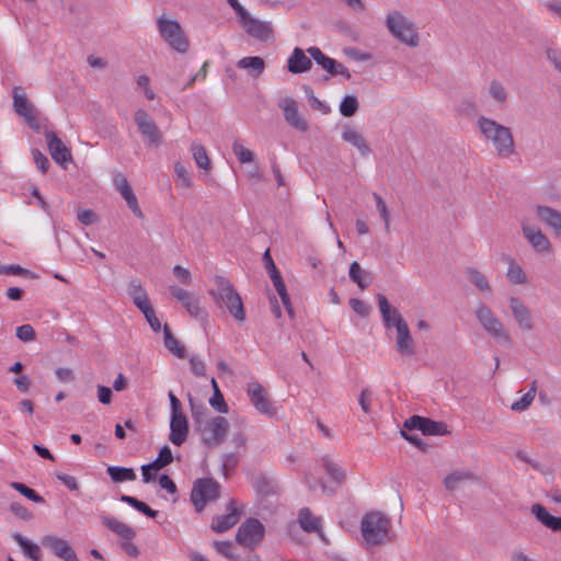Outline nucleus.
I'll return each mask as SVG.
<instances>
[{"label": "nucleus", "mask_w": 561, "mask_h": 561, "mask_svg": "<svg viewBox=\"0 0 561 561\" xmlns=\"http://www.w3.org/2000/svg\"><path fill=\"white\" fill-rule=\"evenodd\" d=\"M194 430L201 442L208 448L220 446L228 435L229 421L221 415H214L206 407L191 403Z\"/></svg>", "instance_id": "nucleus-1"}, {"label": "nucleus", "mask_w": 561, "mask_h": 561, "mask_svg": "<svg viewBox=\"0 0 561 561\" xmlns=\"http://www.w3.org/2000/svg\"><path fill=\"white\" fill-rule=\"evenodd\" d=\"M477 124L484 140L492 145L497 156L508 158L515 152L513 134L508 127L485 116H480Z\"/></svg>", "instance_id": "nucleus-2"}, {"label": "nucleus", "mask_w": 561, "mask_h": 561, "mask_svg": "<svg viewBox=\"0 0 561 561\" xmlns=\"http://www.w3.org/2000/svg\"><path fill=\"white\" fill-rule=\"evenodd\" d=\"M386 27L393 38L409 47L420 45V33L414 22L398 10L387 13Z\"/></svg>", "instance_id": "nucleus-3"}, {"label": "nucleus", "mask_w": 561, "mask_h": 561, "mask_svg": "<svg viewBox=\"0 0 561 561\" xmlns=\"http://www.w3.org/2000/svg\"><path fill=\"white\" fill-rule=\"evenodd\" d=\"M216 289L211 296L218 306H225L234 320L242 322L245 320L243 302L233 285L222 276L215 277Z\"/></svg>", "instance_id": "nucleus-4"}, {"label": "nucleus", "mask_w": 561, "mask_h": 561, "mask_svg": "<svg viewBox=\"0 0 561 561\" xmlns=\"http://www.w3.org/2000/svg\"><path fill=\"white\" fill-rule=\"evenodd\" d=\"M389 527V519L378 512L366 514L360 523L362 536L369 545L385 542L388 538Z\"/></svg>", "instance_id": "nucleus-5"}, {"label": "nucleus", "mask_w": 561, "mask_h": 561, "mask_svg": "<svg viewBox=\"0 0 561 561\" xmlns=\"http://www.w3.org/2000/svg\"><path fill=\"white\" fill-rule=\"evenodd\" d=\"M474 314L480 325L491 337L505 343L510 342V335L504 324L490 307L480 302L476 308Z\"/></svg>", "instance_id": "nucleus-6"}, {"label": "nucleus", "mask_w": 561, "mask_h": 561, "mask_svg": "<svg viewBox=\"0 0 561 561\" xmlns=\"http://www.w3.org/2000/svg\"><path fill=\"white\" fill-rule=\"evenodd\" d=\"M157 26L161 37L174 50L185 53L188 49V41L176 20L160 16Z\"/></svg>", "instance_id": "nucleus-7"}, {"label": "nucleus", "mask_w": 561, "mask_h": 561, "mask_svg": "<svg viewBox=\"0 0 561 561\" xmlns=\"http://www.w3.org/2000/svg\"><path fill=\"white\" fill-rule=\"evenodd\" d=\"M220 493V484L214 479H198L193 486L191 500L196 508L201 512L207 502L215 501Z\"/></svg>", "instance_id": "nucleus-8"}, {"label": "nucleus", "mask_w": 561, "mask_h": 561, "mask_svg": "<svg viewBox=\"0 0 561 561\" xmlns=\"http://www.w3.org/2000/svg\"><path fill=\"white\" fill-rule=\"evenodd\" d=\"M243 31L252 38L268 42L274 39L273 25L270 21H263L249 11L238 20Z\"/></svg>", "instance_id": "nucleus-9"}, {"label": "nucleus", "mask_w": 561, "mask_h": 561, "mask_svg": "<svg viewBox=\"0 0 561 561\" xmlns=\"http://www.w3.org/2000/svg\"><path fill=\"white\" fill-rule=\"evenodd\" d=\"M265 527L256 518H249L238 529L236 540L250 549L256 547L264 538Z\"/></svg>", "instance_id": "nucleus-10"}, {"label": "nucleus", "mask_w": 561, "mask_h": 561, "mask_svg": "<svg viewBox=\"0 0 561 561\" xmlns=\"http://www.w3.org/2000/svg\"><path fill=\"white\" fill-rule=\"evenodd\" d=\"M520 227L524 238L536 253L550 254L552 252V244L540 228L525 220L520 222Z\"/></svg>", "instance_id": "nucleus-11"}, {"label": "nucleus", "mask_w": 561, "mask_h": 561, "mask_svg": "<svg viewBox=\"0 0 561 561\" xmlns=\"http://www.w3.org/2000/svg\"><path fill=\"white\" fill-rule=\"evenodd\" d=\"M247 394L257 412L267 416H274L276 409L268 399L266 390L257 381H251L247 385Z\"/></svg>", "instance_id": "nucleus-12"}, {"label": "nucleus", "mask_w": 561, "mask_h": 561, "mask_svg": "<svg viewBox=\"0 0 561 561\" xmlns=\"http://www.w3.org/2000/svg\"><path fill=\"white\" fill-rule=\"evenodd\" d=\"M135 123L140 134L150 145L159 147L162 144V133L147 112L141 108L137 110L135 112Z\"/></svg>", "instance_id": "nucleus-13"}, {"label": "nucleus", "mask_w": 561, "mask_h": 561, "mask_svg": "<svg viewBox=\"0 0 561 561\" xmlns=\"http://www.w3.org/2000/svg\"><path fill=\"white\" fill-rule=\"evenodd\" d=\"M278 106L283 112L286 123L299 131H307L309 128L307 119L300 114L298 103L291 96L279 100Z\"/></svg>", "instance_id": "nucleus-14"}, {"label": "nucleus", "mask_w": 561, "mask_h": 561, "mask_svg": "<svg viewBox=\"0 0 561 561\" xmlns=\"http://www.w3.org/2000/svg\"><path fill=\"white\" fill-rule=\"evenodd\" d=\"M43 547L48 549L54 556L64 561H80L69 541L56 535H46L41 539Z\"/></svg>", "instance_id": "nucleus-15"}, {"label": "nucleus", "mask_w": 561, "mask_h": 561, "mask_svg": "<svg viewBox=\"0 0 561 561\" xmlns=\"http://www.w3.org/2000/svg\"><path fill=\"white\" fill-rule=\"evenodd\" d=\"M407 430H419L423 435H445L447 426L443 422H436L427 417L414 415L404 422Z\"/></svg>", "instance_id": "nucleus-16"}, {"label": "nucleus", "mask_w": 561, "mask_h": 561, "mask_svg": "<svg viewBox=\"0 0 561 561\" xmlns=\"http://www.w3.org/2000/svg\"><path fill=\"white\" fill-rule=\"evenodd\" d=\"M511 312L523 331H533L535 322L530 309L518 298L512 296L508 298Z\"/></svg>", "instance_id": "nucleus-17"}, {"label": "nucleus", "mask_w": 561, "mask_h": 561, "mask_svg": "<svg viewBox=\"0 0 561 561\" xmlns=\"http://www.w3.org/2000/svg\"><path fill=\"white\" fill-rule=\"evenodd\" d=\"M113 183L115 188L119 192L121 196L125 199L133 214L138 218H144V214L139 207L137 196L134 193L127 178L122 173H117L113 179Z\"/></svg>", "instance_id": "nucleus-18"}, {"label": "nucleus", "mask_w": 561, "mask_h": 561, "mask_svg": "<svg viewBox=\"0 0 561 561\" xmlns=\"http://www.w3.org/2000/svg\"><path fill=\"white\" fill-rule=\"evenodd\" d=\"M377 300L383 325L387 329L394 328L398 330L400 328L399 324H408L399 310L389 304L385 295L379 294Z\"/></svg>", "instance_id": "nucleus-19"}, {"label": "nucleus", "mask_w": 561, "mask_h": 561, "mask_svg": "<svg viewBox=\"0 0 561 561\" xmlns=\"http://www.w3.org/2000/svg\"><path fill=\"white\" fill-rule=\"evenodd\" d=\"M535 215L537 219L553 230L557 237H561V211L545 205H536Z\"/></svg>", "instance_id": "nucleus-20"}, {"label": "nucleus", "mask_w": 561, "mask_h": 561, "mask_svg": "<svg viewBox=\"0 0 561 561\" xmlns=\"http://www.w3.org/2000/svg\"><path fill=\"white\" fill-rule=\"evenodd\" d=\"M169 290L170 294L183 305V307L192 317L201 316L203 309L201 307L199 298L196 295L179 286H170Z\"/></svg>", "instance_id": "nucleus-21"}, {"label": "nucleus", "mask_w": 561, "mask_h": 561, "mask_svg": "<svg viewBox=\"0 0 561 561\" xmlns=\"http://www.w3.org/2000/svg\"><path fill=\"white\" fill-rule=\"evenodd\" d=\"M297 523L300 528L306 533H316L319 538L327 542L325 536L322 531V522L321 518L314 515L310 508L302 507L299 510L297 515Z\"/></svg>", "instance_id": "nucleus-22"}, {"label": "nucleus", "mask_w": 561, "mask_h": 561, "mask_svg": "<svg viewBox=\"0 0 561 561\" xmlns=\"http://www.w3.org/2000/svg\"><path fill=\"white\" fill-rule=\"evenodd\" d=\"M188 423L184 413L171 414L170 417V442L175 446H181L187 438Z\"/></svg>", "instance_id": "nucleus-23"}, {"label": "nucleus", "mask_w": 561, "mask_h": 561, "mask_svg": "<svg viewBox=\"0 0 561 561\" xmlns=\"http://www.w3.org/2000/svg\"><path fill=\"white\" fill-rule=\"evenodd\" d=\"M399 329L396 330V350L402 357H412L415 355L414 340L411 335V331L408 324H399Z\"/></svg>", "instance_id": "nucleus-24"}, {"label": "nucleus", "mask_w": 561, "mask_h": 561, "mask_svg": "<svg viewBox=\"0 0 561 561\" xmlns=\"http://www.w3.org/2000/svg\"><path fill=\"white\" fill-rule=\"evenodd\" d=\"M51 158L56 163L65 164L71 161V153L64 142L53 131L45 135Z\"/></svg>", "instance_id": "nucleus-25"}, {"label": "nucleus", "mask_w": 561, "mask_h": 561, "mask_svg": "<svg viewBox=\"0 0 561 561\" xmlns=\"http://www.w3.org/2000/svg\"><path fill=\"white\" fill-rule=\"evenodd\" d=\"M228 510L229 512L227 514L213 519L211 529L215 533H225L238 523L241 513L238 510L234 501H230Z\"/></svg>", "instance_id": "nucleus-26"}, {"label": "nucleus", "mask_w": 561, "mask_h": 561, "mask_svg": "<svg viewBox=\"0 0 561 561\" xmlns=\"http://www.w3.org/2000/svg\"><path fill=\"white\" fill-rule=\"evenodd\" d=\"M530 512L548 529L554 533L561 531V517L551 515L543 505L539 503L533 504Z\"/></svg>", "instance_id": "nucleus-27"}, {"label": "nucleus", "mask_w": 561, "mask_h": 561, "mask_svg": "<svg viewBox=\"0 0 561 561\" xmlns=\"http://www.w3.org/2000/svg\"><path fill=\"white\" fill-rule=\"evenodd\" d=\"M20 88L13 90V106L18 115L23 117L28 124L35 121L33 105L28 102L25 94L20 93Z\"/></svg>", "instance_id": "nucleus-28"}, {"label": "nucleus", "mask_w": 561, "mask_h": 561, "mask_svg": "<svg viewBox=\"0 0 561 561\" xmlns=\"http://www.w3.org/2000/svg\"><path fill=\"white\" fill-rule=\"evenodd\" d=\"M312 61L306 56L305 51L296 47L287 60L288 71L291 73H302L311 69Z\"/></svg>", "instance_id": "nucleus-29"}, {"label": "nucleus", "mask_w": 561, "mask_h": 561, "mask_svg": "<svg viewBox=\"0 0 561 561\" xmlns=\"http://www.w3.org/2000/svg\"><path fill=\"white\" fill-rule=\"evenodd\" d=\"M341 137L345 142L355 147L362 156L365 157L370 153V149L364 136L355 128L345 126L342 130Z\"/></svg>", "instance_id": "nucleus-30"}, {"label": "nucleus", "mask_w": 561, "mask_h": 561, "mask_svg": "<svg viewBox=\"0 0 561 561\" xmlns=\"http://www.w3.org/2000/svg\"><path fill=\"white\" fill-rule=\"evenodd\" d=\"M101 522L107 529L125 540H131L136 536V531L129 525L115 517L104 515L101 517Z\"/></svg>", "instance_id": "nucleus-31"}, {"label": "nucleus", "mask_w": 561, "mask_h": 561, "mask_svg": "<svg viewBox=\"0 0 561 561\" xmlns=\"http://www.w3.org/2000/svg\"><path fill=\"white\" fill-rule=\"evenodd\" d=\"M471 480H476V476L470 470H455L446 476L443 483L448 491H455L462 483Z\"/></svg>", "instance_id": "nucleus-32"}, {"label": "nucleus", "mask_w": 561, "mask_h": 561, "mask_svg": "<svg viewBox=\"0 0 561 561\" xmlns=\"http://www.w3.org/2000/svg\"><path fill=\"white\" fill-rule=\"evenodd\" d=\"M506 278L513 285H526L528 283V276L522 265L517 263L515 259L508 257Z\"/></svg>", "instance_id": "nucleus-33"}, {"label": "nucleus", "mask_w": 561, "mask_h": 561, "mask_svg": "<svg viewBox=\"0 0 561 561\" xmlns=\"http://www.w3.org/2000/svg\"><path fill=\"white\" fill-rule=\"evenodd\" d=\"M237 66L241 69L250 70L255 78L260 77L265 69L264 59L259 56L243 57L237 62Z\"/></svg>", "instance_id": "nucleus-34"}, {"label": "nucleus", "mask_w": 561, "mask_h": 561, "mask_svg": "<svg viewBox=\"0 0 561 561\" xmlns=\"http://www.w3.org/2000/svg\"><path fill=\"white\" fill-rule=\"evenodd\" d=\"M14 541L21 547L24 554L32 561H41V549L38 545L24 538L21 534L13 535Z\"/></svg>", "instance_id": "nucleus-35"}, {"label": "nucleus", "mask_w": 561, "mask_h": 561, "mask_svg": "<svg viewBox=\"0 0 561 561\" xmlns=\"http://www.w3.org/2000/svg\"><path fill=\"white\" fill-rule=\"evenodd\" d=\"M191 152L196 165L205 171L210 170L211 163L207 154V151L203 145L197 141H193L191 145Z\"/></svg>", "instance_id": "nucleus-36"}, {"label": "nucleus", "mask_w": 561, "mask_h": 561, "mask_svg": "<svg viewBox=\"0 0 561 561\" xmlns=\"http://www.w3.org/2000/svg\"><path fill=\"white\" fill-rule=\"evenodd\" d=\"M467 278L471 284H473L481 293L491 294L492 287L486 278L480 271L477 268L470 267L466 271Z\"/></svg>", "instance_id": "nucleus-37"}, {"label": "nucleus", "mask_w": 561, "mask_h": 561, "mask_svg": "<svg viewBox=\"0 0 561 561\" xmlns=\"http://www.w3.org/2000/svg\"><path fill=\"white\" fill-rule=\"evenodd\" d=\"M163 337H164V346L165 348L172 353L178 358L185 357V348L180 344V342L172 335L169 327L164 324L163 327Z\"/></svg>", "instance_id": "nucleus-38"}, {"label": "nucleus", "mask_w": 561, "mask_h": 561, "mask_svg": "<svg viewBox=\"0 0 561 561\" xmlns=\"http://www.w3.org/2000/svg\"><path fill=\"white\" fill-rule=\"evenodd\" d=\"M107 474L113 482L119 483L125 481H134L136 473L131 468L110 466L106 469Z\"/></svg>", "instance_id": "nucleus-39"}, {"label": "nucleus", "mask_w": 561, "mask_h": 561, "mask_svg": "<svg viewBox=\"0 0 561 561\" xmlns=\"http://www.w3.org/2000/svg\"><path fill=\"white\" fill-rule=\"evenodd\" d=\"M373 198L376 204V210L379 214V216L383 222L385 231L388 233L391 228L390 209H389L387 203L385 202V199L378 193H373Z\"/></svg>", "instance_id": "nucleus-40"}, {"label": "nucleus", "mask_w": 561, "mask_h": 561, "mask_svg": "<svg viewBox=\"0 0 561 561\" xmlns=\"http://www.w3.org/2000/svg\"><path fill=\"white\" fill-rule=\"evenodd\" d=\"M537 392L536 381L531 382L530 388L526 393H524L518 400L512 403L511 409L516 412L525 411L529 408L531 402L534 401Z\"/></svg>", "instance_id": "nucleus-41"}, {"label": "nucleus", "mask_w": 561, "mask_h": 561, "mask_svg": "<svg viewBox=\"0 0 561 561\" xmlns=\"http://www.w3.org/2000/svg\"><path fill=\"white\" fill-rule=\"evenodd\" d=\"M323 468L333 482L341 483L344 480L345 471L332 459L323 458Z\"/></svg>", "instance_id": "nucleus-42"}, {"label": "nucleus", "mask_w": 561, "mask_h": 561, "mask_svg": "<svg viewBox=\"0 0 561 561\" xmlns=\"http://www.w3.org/2000/svg\"><path fill=\"white\" fill-rule=\"evenodd\" d=\"M310 57L325 71L330 72L334 66V59L324 55L319 47L311 46L307 49Z\"/></svg>", "instance_id": "nucleus-43"}, {"label": "nucleus", "mask_w": 561, "mask_h": 561, "mask_svg": "<svg viewBox=\"0 0 561 561\" xmlns=\"http://www.w3.org/2000/svg\"><path fill=\"white\" fill-rule=\"evenodd\" d=\"M121 501L124 502V503H127L128 505H130L131 507H134L135 510H137L138 512L145 514L146 516L148 517H156L158 512L157 511H153L152 508H150L145 502L142 501H139L137 500L136 497L134 496H130V495H122L121 496Z\"/></svg>", "instance_id": "nucleus-44"}, {"label": "nucleus", "mask_w": 561, "mask_h": 561, "mask_svg": "<svg viewBox=\"0 0 561 561\" xmlns=\"http://www.w3.org/2000/svg\"><path fill=\"white\" fill-rule=\"evenodd\" d=\"M489 94L494 101H496L501 105H503L508 98V92L505 85L496 80L491 81L489 85Z\"/></svg>", "instance_id": "nucleus-45"}, {"label": "nucleus", "mask_w": 561, "mask_h": 561, "mask_svg": "<svg viewBox=\"0 0 561 561\" xmlns=\"http://www.w3.org/2000/svg\"><path fill=\"white\" fill-rule=\"evenodd\" d=\"M174 174L176 184L181 187L190 188L193 185L192 176L185 165L181 162L174 164Z\"/></svg>", "instance_id": "nucleus-46"}, {"label": "nucleus", "mask_w": 561, "mask_h": 561, "mask_svg": "<svg viewBox=\"0 0 561 561\" xmlns=\"http://www.w3.org/2000/svg\"><path fill=\"white\" fill-rule=\"evenodd\" d=\"M359 103L356 96L354 95H345L342 102L340 103V113L344 117L353 116L358 110Z\"/></svg>", "instance_id": "nucleus-47"}, {"label": "nucleus", "mask_w": 561, "mask_h": 561, "mask_svg": "<svg viewBox=\"0 0 561 561\" xmlns=\"http://www.w3.org/2000/svg\"><path fill=\"white\" fill-rule=\"evenodd\" d=\"M232 151L242 164L251 163L254 160V153L250 149L245 148L240 140L233 141Z\"/></svg>", "instance_id": "nucleus-48"}, {"label": "nucleus", "mask_w": 561, "mask_h": 561, "mask_svg": "<svg viewBox=\"0 0 561 561\" xmlns=\"http://www.w3.org/2000/svg\"><path fill=\"white\" fill-rule=\"evenodd\" d=\"M214 549L230 561H237L239 556L233 551V545L231 541H214Z\"/></svg>", "instance_id": "nucleus-49"}, {"label": "nucleus", "mask_w": 561, "mask_h": 561, "mask_svg": "<svg viewBox=\"0 0 561 561\" xmlns=\"http://www.w3.org/2000/svg\"><path fill=\"white\" fill-rule=\"evenodd\" d=\"M11 488L21 493L26 499L33 501L34 503H43L44 499L37 494L33 489L21 482H12Z\"/></svg>", "instance_id": "nucleus-50"}, {"label": "nucleus", "mask_w": 561, "mask_h": 561, "mask_svg": "<svg viewBox=\"0 0 561 561\" xmlns=\"http://www.w3.org/2000/svg\"><path fill=\"white\" fill-rule=\"evenodd\" d=\"M209 404L218 413L225 414V413L229 412V407H228V404H227L222 393L220 392L219 388H216V391L214 392V394L209 399Z\"/></svg>", "instance_id": "nucleus-51"}, {"label": "nucleus", "mask_w": 561, "mask_h": 561, "mask_svg": "<svg viewBox=\"0 0 561 561\" xmlns=\"http://www.w3.org/2000/svg\"><path fill=\"white\" fill-rule=\"evenodd\" d=\"M238 457L233 453H228L222 455L221 457V471L224 476L227 478L237 467Z\"/></svg>", "instance_id": "nucleus-52"}, {"label": "nucleus", "mask_w": 561, "mask_h": 561, "mask_svg": "<svg viewBox=\"0 0 561 561\" xmlns=\"http://www.w3.org/2000/svg\"><path fill=\"white\" fill-rule=\"evenodd\" d=\"M545 53L549 62L561 73V48L549 46Z\"/></svg>", "instance_id": "nucleus-53"}, {"label": "nucleus", "mask_w": 561, "mask_h": 561, "mask_svg": "<svg viewBox=\"0 0 561 561\" xmlns=\"http://www.w3.org/2000/svg\"><path fill=\"white\" fill-rule=\"evenodd\" d=\"M363 271L357 262H353L350 266V278L356 283L362 289L366 287V283L363 280Z\"/></svg>", "instance_id": "nucleus-54"}, {"label": "nucleus", "mask_w": 561, "mask_h": 561, "mask_svg": "<svg viewBox=\"0 0 561 561\" xmlns=\"http://www.w3.org/2000/svg\"><path fill=\"white\" fill-rule=\"evenodd\" d=\"M274 287H275L277 294L279 295V298H280L284 307L287 309L288 313L291 316L293 314V308H291L290 298H289V295L287 293L285 283L282 282L279 284L274 285Z\"/></svg>", "instance_id": "nucleus-55"}, {"label": "nucleus", "mask_w": 561, "mask_h": 561, "mask_svg": "<svg viewBox=\"0 0 561 561\" xmlns=\"http://www.w3.org/2000/svg\"><path fill=\"white\" fill-rule=\"evenodd\" d=\"M16 337L23 342H31L35 337V331L32 325L23 324L16 328Z\"/></svg>", "instance_id": "nucleus-56"}, {"label": "nucleus", "mask_w": 561, "mask_h": 561, "mask_svg": "<svg viewBox=\"0 0 561 561\" xmlns=\"http://www.w3.org/2000/svg\"><path fill=\"white\" fill-rule=\"evenodd\" d=\"M32 154H33L34 162H35L36 167L38 168V170L43 173H46L49 168L48 158L37 149H33Z\"/></svg>", "instance_id": "nucleus-57"}, {"label": "nucleus", "mask_w": 561, "mask_h": 561, "mask_svg": "<svg viewBox=\"0 0 561 561\" xmlns=\"http://www.w3.org/2000/svg\"><path fill=\"white\" fill-rule=\"evenodd\" d=\"M358 404L364 413L368 414L371 412V391L369 389L362 390Z\"/></svg>", "instance_id": "nucleus-58"}, {"label": "nucleus", "mask_w": 561, "mask_h": 561, "mask_svg": "<svg viewBox=\"0 0 561 561\" xmlns=\"http://www.w3.org/2000/svg\"><path fill=\"white\" fill-rule=\"evenodd\" d=\"M350 306L360 317H367L370 312V307L365 301L357 298H352Z\"/></svg>", "instance_id": "nucleus-59"}, {"label": "nucleus", "mask_w": 561, "mask_h": 561, "mask_svg": "<svg viewBox=\"0 0 561 561\" xmlns=\"http://www.w3.org/2000/svg\"><path fill=\"white\" fill-rule=\"evenodd\" d=\"M78 220L88 226L98 221V216L91 209H79L77 214Z\"/></svg>", "instance_id": "nucleus-60"}, {"label": "nucleus", "mask_w": 561, "mask_h": 561, "mask_svg": "<svg viewBox=\"0 0 561 561\" xmlns=\"http://www.w3.org/2000/svg\"><path fill=\"white\" fill-rule=\"evenodd\" d=\"M191 370L195 376L202 377L206 374L205 363L198 358L197 356H192L190 358Z\"/></svg>", "instance_id": "nucleus-61"}, {"label": "nucleus", "mask_w": 561, "mask_h": 561, "mask_svg": "<svg viewBox=\"0 0 561 561\" xmlns=\"http://www.w3.org/2000/svg\"><path fill=\"white\" fill-rule=\"evenodd\" d=\"M128 294L133 299V302L135 304L136 298H147L148 295L146 290L142 288V286L139 283L131 282L128 285Z\"/></svg>", "instance_id": "nucleus-62"}, {"label": "nucleus", "mask_w": 561, "mask_h": 561, "mask_svg": "<svg viewBox=\"0 0 561 561\" xmlns=\"http://www.w3.org/2000/svg\"><path fill=\"white\" fill-rule=\"evenodd\" d=\"M56 477L69 490L76 491L79 489L78 481L73 476H69L66 473H57Z\"/></svg>", "instance_id": "nucleus-63"}, {"label": "nucleus", "mask_w": 561, "mask_h": 561, "mask_svg": "<svg viewBox=\"0 0 561 561\" xmlns=\"http://www.w3.org/2000/svg\"><path fill=\"white\" fill-rule=\"evenodd\" d=\"M173 273L181 283L185 285L191 284V272L187 268L182 267L181 265H175L173 267Z\"/></svg>", "instance_id": "nucleus-64"}]
</instances>
